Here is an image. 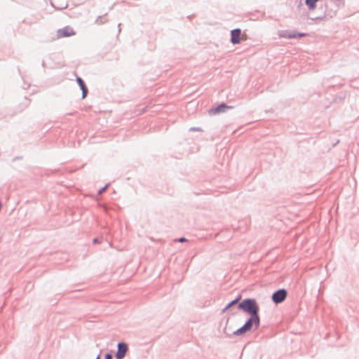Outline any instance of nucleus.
<instances>
[{
	"instance_id": "1",
	"label": "nucleus",
	"mask_w": 359,
	"mask_h": 359,
	"mask_svg": "<svg viewBox=\"0 0 359 359\" xmlns=\"http://www.w3.org/2000/svg\"><path fill=\"white\" fill-rule=\"evenodd\" d=\"M240 310L248 313L250 316H259V307L255 299L247 298L238 304Z\"/></svg>"
},
{
	"instance_id": "2",
	"label": "nucleus",
	"mask_w": 359,
	"mask_h": 359,
	"mask_svg": "<svg viewBox=\"0 0 359 359\" xmlns=\"http://www.w3.org/2000/svg\"><path fill=\"white\" fill-rule=\"evenodd\" d=\"M287 291L285 289H278L273 293L271 299L274 304H278L284 302L287 297Z\"/></svg>"
},
{
	"instance_id": "3",
	"label": "nucleus",
	"mask_w": 359,
	"mask_h": 359,
	"mask_svg": "<svg viewBox=\"0 0 359 359\" xmlns=\"http://www.w3.org/2000/svg\"><path fill=\"white\" fill-rule=\"evenodd\" d=\"M128 350V344L125 342H119L117 344V351L115 354L116 359H123Z\"/></svg>"
},
{
	"instance_id": "4",
	"label": "nucleus",
	"mask_w": 359,
	"mask_h": 359,
	"mask_svg": "<svg viewBox=\"0 0 359 359\" xmlns=\"http://www.w3.org/2000/svg\"><path fill=\"white\" fill-rule=\"evenodd\" d=\"M75 34L74 29L69 26H66L57 31V36L58 39L74 36Z\"/></svg>"
},
{
	"instance_id": "5",
	"label": "nucleus",
	"mask_w": 359,
	"mask_h": 359,
	"mask_svg": "<svg viewBox=\"0 0 359 359\" xmlns=\"http://www.w3.org/2000/svg\"><path fill=\"white\" fill-rule=\"evenodd\" d=\"M244 325L248 327L250 331L252 328L253 325H255V330H257L260 325L259 316H250V318L245 323Z\"/></svg>"
},
{
	"instance_id": "6",
	"label": "nucleus",
	"mask_w": 359,
	"mask_h": 359,
	"mask_svg": "<svg viewBox=\"0 0 359 359\" xmlns=\"http://www.w3.org/2000/svg\"><path fill=\"white\" fill-rule=\"evenodd\" d=\"M241 29L236 28L231 31V42L233 45L239 44L241 41Z\"/></svg>"
},
{
	"instance_id": "7",
	"label": "nucleus",
	"mask_w": 359,
	"mask_h": 359,
	"mask_svg": "<svg viewBox=\"0 0 359 359\" xmlns=\"http://www.w3.org/2000/svg\"><path fill=\"white\" fill-rule=\"evenodd\" d=\"M232 108L231 106L226 105L225 103H221L219 105H217L216 107L211 109L210 113L212 114H217L219 113H222L226 111L227 109Z\"/></svg>"
},
{
	"instance_id": "8",
	"label": "nucleus",
	"mask_w": 359,
	"mask_h": 359,
	"mask_svg": "<svg viewBox=\"0 0 359 359\" xmlns=\"http://www.w3.org/2000/svg\"><path fill=\"white\" fill-rule=\"evenodd\" d=\"M76 82L79 86L81 90H82V99H84L87 96L88 93V88L84 81L81 77L77 76Z\"/></svg>"
},
{
	"instance_id": "9",
	"label": "nucleus",
	"mask_w": 359,
	"mask_h": 359,
	"mask_svg": "<svg viewBox=\"0 0 359 359\" xmlns=\"http://www.w3.org/2000/svg\"><path fill=\"white\" fill-rule=\"evenodd\" d=\"M241 299V296L239 295L238 297H236L235 299L231 301L229 304H226V306L222 309V312L224 313L226 312L229 309L232 307L233 306L238 304L239 301Z\"/></svg>"
},
{
	"instance_id": "10",
	"label": "nucleus",
	"mask_w": 359,
	"mask_h": 359,
	"mask_svg": "<svg viewBox=\"0 0 359 359\" xmlns=\"http://www.w3.org/2000/svg\"><path fill=\"white\" fill-rule=\"evenodd\" d=\"M308 34L306 33H300L297 31H292L288 34V39H297L306 36Z\"/></svg>"
},
{
	"instance_id": "11",
	"label": "nucleus",
	"mask_w": 359,
	"mask_h": 359,
	"mask_svg": "<svg viewBox=\"0 0 359 359\" xmlns=\"http://www.w3.org/2000/svg\"><path fill=\"white\" fill-rule=\"evenodd\" d=\"M320 0H305V4L310 11H313L316 8V4Z\"/></svg>"
},
{
	"instance_id": "12",
	"label": "nucleus",
	"mask_w": 359,
	"mask_h": 359,
	"mask_svg": "<svg viewBox=\"0 0 359 359\" xmlns=\"http://www.w3.org/2000/svg\"><path fill=\"white\" fill-rule=\"evenodd\" d=\"M250 330H248V327H246L244 325L241 327L239 329L236 330V331H234L233 332V335H237V336H239V335H242V334H244L245 333H246L247 332H249Z\"/></svg>"
},
{
	"instance_id": "13",
	"label": "nucleus",
	"mask_w": 359,
	"mask_h": 359,
	"mask_svg": "<svg viewBox=\"0 0 359 359\" xmlns=\"http://www.w3.org/2000/svg\"><path fill=\"white\" fill-rule=\"evenodd\" d=\"M288 34H290V32H287V31H285V32H281V33L279 34V36H280V37H281V38L288 39Z\"/></svg>"
},
{
	"instance_id": "14",
	"label": "nucleus",
	"mask_w": 359,
	"mask_h": 359,
	"mask_svg": "<svg viewBox=\"0 0 359 359\" xmlns=\"http://www.w3.org/2000/svg\"><path fill=\"white\" fill-rule=\"evenodd\" d=\"M108 186H109V184H107L104 187H103L102 188H101L100 189H99V190H98V191H97V194H98L99 195L102 194L105 191V190L107 189V188L108 187Z\"/></svg>"
},
{
	"instance_id": "15",
	"label": "nucleus",
	"mask_w": 359,
	"mask_h": 359,
	"mask_svg": "<svg viewBox=\"0 0 359 359\" xmlns=\"http://www.w3.org/2000/svg\"><path fill=\"white\" fill-rule=\"evenodd\" d=\"M325 18V15H323V16H318V17H316V18H311L312 20L313 21H320V20H323Z\"/></svg>"
},
{
	"instance_id": "16",
	"label": "nucleus",
	"mask_w": 359,
	"mask_h": 359,
	"mask_svg": "<svg viewBox=\"0 0 359 359\" xmlns=\"http://www.w3.org/2000/svg\"><path fill=\"white\" fill-rule=\"evenodd\" d=\"M104 359H113V355L111 353H107L104 355Z\"/></svg>"
},
{
	"instance_id": "17",
	"label": "nucleus",
	"mask_w": 359,
	"mask_h": 359,
	"mask_svg": "<svg viewBox=\"0 0 359 359\" xmlns=\"http://www.w3.org/2000/svg\"><path fill=\"white\" fill-rule=\"evenodd\" d=\"M187 239L184 237H181L178 239V242H180V243H183V242H185L187 241Z\"/></svg>"
},
{
	"instance_id": "18",
	"label": "nucleus",
	"mask_w": 359,
	"mask_h": 359,
	"mask_svg": "<svg viewBox=\"0 0 359 359\" xmlns=\"http://www.w3.org/2000/svg\"><path fill=\"white\" fill-rule=\"evenodd\" d=\"M190 130L201 131V129L200 128H194V127H193V128H190Z\"/></svg>"
},
{
	"instance_id": "19",
	"label": "nucleus",
	"mask_w": 359,
	"mask_h": 359,
	"mask_svg": "<svg viewBox=\"0 0 359 359\" xmlns=\"http://www.w3.org/2000/svg\"><path fill=\"white\" fill-rule=\"evenodd\" d=\"M93 241L94 243H100V240H99L98 238H95Z\"/></svg>"
},
{
	"instance_id": "20",
	"label": "nucleus",
	"mask_w": 359,
	"mask_h": 359,
	"mask_svg": "<svg viewBox=\"0 0 359 359\" xmlns=\"http://www.w3.org/2000/svg\"><path fill=\"white\" fill-rule=\"evenodd\" d=\"M224 332L227 337H231V334L226 332V328L225 327L224 330Z\"/></svg>"
},
{
	"instance_id": "21",
	"label": "nucleus",
	"mask_w": 359,
	"mask_h": 359,
	"mask_svg": "<svg viewBox=\"0 0 359 359\" xmlns=\"http://www.w3.org/2000/svg\"><path fill=\"white\" fill-rule=\"evenodd\" d=\"M120 26H121V23H119V24L118 25V32H121Z\"/></svg>"
},
{
	"instance_id": "22",
	"label": "nucleus",
	"mask_w": 359,
	"mask_h": 359,
	"mask_svg": "<svg viewBox=\"0 0 359 359\" xmlns=\"http://www.w3.org/2000/svg\"><path fill=\"white\" fill-rule=\"evenodd\" d=\"M100 18H101V17H99V18L96 20V22L100 23V22H99V20H100Z\"/></svg>"
},
{
	"instance_id": "23",
	"label": "nucleus",
	"mask_w": 359,
	"mask_h": 359,
	"mask_svg": "<svg viewBox=\"0 0 359 359\" xmlns=\"http://www.w3.org/2000/svg\"><path fill=\"white\" fill-rule=\"evenodd\" d=\"M95 359H100V355H98Z\"/></svg>"
},
{
	"instance_id": "24",
	"label": "nucleus",
	"mask_w": 359,
	"mask_h": 359,
	"mask_svg": "<svg viewBox=\"0 0 359 359\" xmlns=\"http://www.w3.org/2000/svg\"><path fill=\"white\" fill-rule=\"evenodd\" d=\"M42 66H43V67H44V66H45V62H42Z\"/></svg>"
},
{
	"instance_id": "25",
	"label": "nucleus",
	"mask_w": 359,
	"mask_h": 359,
	"mask_svg": "<svg viewBox=\"0 0 359 359\" xmlns=\"http://www.w3.org/2000/svg\"><path fill=\"white\" fill-rule=\"evenodd\" d=\"M1 208V203H0V209Z\"/></svg>"
}]
</instances>
